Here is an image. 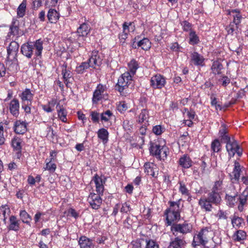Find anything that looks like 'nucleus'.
Masks as SVG:
<instances>
[{"label": "nucleus", "instance_id": "49530a36", "mask_svg": "<svg viewBox=\"0 0 248 248\" xmlns=\"http://www.w3.org/2000/svg\"><path fill=\"white\" fill-rule=\"evenodd\" d=\"M46 167L44 168L45 170H47L51 173L54 172L56 169V164L52 162V160H49L48 161H47V159H46Z\"/></svg>", "mask_w": 248, "mask_h": 248}, {"label": "nucleus", "instance_id": "680f3d73", "mask_svg": "<svg viewBox=\"0 0 248 248\" xmlns=\"http://www.w3.org/2000/svg\"><path fill=\"white\" fill-rule=\"evenodd\" d=\"M228 133V127L224 124H222L219 131V135H224L225 134Z\"/></svg>", "mask_w": 248, "mask_h": 248}, {"label": "nucleus", "instance_id": "7c9ffc66", "mask_svg": "<svg viewBox=\"0 0 248 248\" xmlns=\"http://www.w3.org/2000/svg\"><path fill=\"white\" fill-rule=\"evenodd\" d=\"M223 68V65L221 62L218 60L213 62L211 70L214 75H219L221 73V70Z\"/></svg>", "mask_w": 248, "mask_h": 248}, {"label": "nucleus", "instance_id": "8fccbe9b", "mask_svg": "<svg viewBox=\"0 0 248 248\" xmlns=\"http://www.w3.org/2000/svg\"><path fill=\"white\" fill-rule=\"evenodd\" d=\"M238 28V26L237 25H235V24L231 22L230 24L226 26L225 28V30L227 31L228 34L232 35L233 32L237 30Z\"/></svg>", "mask_w": 248, "mask_h": 248}, {"label": "nucleus", "instance_id": "5fc2aeb1", "mask_svg": "<svg viewBox=\"0 0 248 248\" xmlns=\"http://www.w3.org/2000/svg\"><path fill=\"white\" fill-rule=\"evenodd\" d=\"M5 140L3 124L2 123H0V145H3L4 143Z\"/></svg>", "mask_w": 248, "mask_h": 248}, {"label": "nucleus", "instance_id": "ea45409f", "mask_svg": "<svg viewBox=\"0 0 248 248\" xmlns=\"http://www.w3.org/2000/svg\"><path fill=\"white\" fill-rule=\"evenodd\" d=\"M26 6L27 0H23L17 9V15L18 17H23L24 16L26 10Z\"/></svg>", "mask_w": 248, "mask_h": 248}, {"label": "nucleus", "instance_id": "f3484780", "mask_svg": "<svg viewBox=\"0 0 248 248\" xmlns=\"http://www.w3.org/2000/svg\"><path fill=\"white\" fill-rule=\"evenodd\" d=\"M92 181L94 182L95 184L96 192L103 195L104 191V184L105 183V180H103L98 175L95 174L93 177Z\"/></svg>", "mask_w": 248, "mask_h": 248}, {"label": "nucleus", "instance_id": "20e7f679", "mask_svg": "<svg viewBox=\"0 0 248 248\" xmlns=\"http://www.w3.org/2000/svg\"><path fill=\"white\" fill-rule=\"evenodd\" d=\"M213 232L211 227H206L202 228L198 233L193 237L192 246L196 248L201 245L206 244L208 240L213 238Z\"/></svg>", "mask_w": 248, "mask_h": 248}, {"label": "nucleus", "instance_id": "f03ea898", "mask_svg": "<svg viewBox=\"0 0 248 248\" xmlns=\"http://www.w3.org/2000/svg\"><path fill=\"white\" fill-rule=\"evenodd\" d=\"M192 229V225L186 221L182 224H172L170 231L174 238L171 239L168 248H185L186 244L185 235L190 232Z\"/></svg>", "mask_w": 248, "mask_h": 248}, {"label": "nucleus", "instance_id": "a19ab883", "mask_svg": "<svg viewBox=\"0 0 248 248\" xmlns=\"http://www.w3.org/2000/svg\"><path fill=\"white\" fill-rule=\"evenodd\" d=\"M149 118V113L147 109H142L138 116L137 122L139 124H142L144 121H148Z\"/></svg>", "mask_w": 248, "mask_h": 248}, {"label": "nucleus", "instance_id": "c85d7f7f", "mask_svg": "<svg viewBox=\"0 0 248 248\" xmlns=\"http://www.w3.org/2000/svg\"><path fill=\"white\" fill-rule=\"evenodd\" d=\"M247 233L242 230L236 231L232 235V238L235 242H240L246 239Z\"/></svg>", "mask_w": 248, "mask_h": 248}, {"label": "nucleus", "instance_id": "2eb2a0df", "mask_svg": "<svg viewBox=\"0 0 248 248\" xmlns=\"http://www.w3.org/2000/svg\"><path fill=\"white\" fill-rule=\"evenodd\" d=\"M34 95L32 91L26 88L19 94V97L21 99V103H29L31 104L33 101Z\"/></svg>", "mask_w": 248, "mask_h": 248}, {"label": "nucleus", "instance_id": "6e6552de", "mask_svg": "<svg viewBox=\"0 0 248 248\" xmlns=\"http://www.w3.org/2000/svg\"><path fill=\"white\" fill-rule=\"evenodd\" d=\"M166 84V78L159 74L153 76L150 81V86L153 89H161L165 86Z\"/></svg>", "mask_w": 248, "mask_h": 248}, {"label": "nucleus", "instance_id": "a18cd8bd", "mask_svg": "<svg viewBox=\"0 0 248 248\" xmlns=\"http://www.w3.org/2000/svg\"><path fill=\"white\" fill-rule=\"evenodd\" d=\"M113 116V113L110 110H107L102 112L100 115L101 121L103 122H108L111 117Z\"/></svg>", "mask_w": 248, "mask_h": 248}, {"label": "nucleus", "instance_id": "37998d69", "mask_svg": "<svg viewBox=\"0 0 248 248\" xmlns=\"http://www.w3.org/2000/svg\"><path fill=\"white\" fill-rule=\"evenodd\" d=\"M179 191L183 196H188L189 195L190 191L188 189L185 183L183 181L178 182Z\"/></svg>", "mask_w": 248, "mask_h": 248}, {"label": "nucleus", "instance_id": "72a5a7b5", "mask_svg": "<svg viewBox=\"0 0 248 248\" xmlns=\"http://www.w3.org/2000/svg\"><path fill=\"white\" fill-rule=\"evenodd\" d=\"M22 140L16 136L14 137L11 140V145L12 147L14 148V150L17 151L18 152H20L22 146Z\"/></svg>", "mask_w": 248, "mask_h": 248}, {"label": "nucleus", "instance_id": "2f4dec72", "mask_svg": "<svg viewBox=\"0 0 248 248\" xmlns=\"http://www.w3.org/2000/svg\"><path fill=\"white\" fill-rule=\"evenodd\" d=\"M248 197V192L244 191L241 195L238 197L239 204L238 208L239 211H242L243 209L244 205L246 203Z\"/></svg>", "mask_w": 248, "mask_h": 248}, {"label": "nucleus", "instance_id": "603ef678", "mask_svg": "<svg viewBox=\"0 0 248 248\" xmlns=\"http://www.w3.org/2000/svg\"><path fill=\"white\" fill-rule=\"evenodd\" d=\"M132 22H125L123 24V32L129 34L130 32V28H131Z\"/></svg>", "mask_w": 248, "mask_h": 248}, {"label": "nucleus", "instance_id": "bb28decb", "mask_svg": "<svg viewBox=\"0 0 248 248\" xmlns=\"http://www.w3.org/2000/svg\"><path fill=\"white\" fill-rule=\"evenodd\" d=\"M9 225L8 229L17 232L20 229L19 220L15 216H11L9 218Z\"/></svg>", "mask_w": 248, "mask_h": 248}, {"label": "nucleus", "instance_id": "338daca9", "mask_svg": "<svg viewBox=\"0 0 248 248\" xmlns=\"http://www.w3.org/2000/svg\"><path fill=\"white\" fill-rule=\"evenodd\" d=\"M187 118L189 120H195L196 116L195 112L193 109H190L189 111H187L186 113Z\"/></svg>", "mask_w": 248, "mask_h": 248}, {"label": "nucleus", "instance_id": "aec40b11", "mask_svg": "<svg viewBox=\"0 0 248 248\" xmlns=\"http://www.w3.org/2000/svg\"><path fill=\"white\" fill-rule=\"evenodd\" d=\"M62 74L64 82L67 87H69V84L71 83L70 78H72L71 72L69 69H67V65L64 63L62 66Z\"/></svg>", "mask_w": 248, "mask_h": 248}, {"label": "nucleus", "instance_id": "dca6fc26", "mask_svg": "<svg viewBox=\"0 0 248 248\" xmlns=\"http://www.w3.org/2000/svg\"><path fill=\"white\" fill-rule=\"evenodd\" d=\"M205 59L203 56L197 52H193L190 55V62L195 66H203L205 65Z\"/></svg>", "mask_w": 248, "mask_h": 248}, {"label": "nucleus", "instance_id": "a211bd4d", "mask_svg": "<svg viewBox=\"0 0 248 248\" xmlns=\"http://www.w3.org/2000/svg\"><path fill=\"white\" fill-rule=\"evenodd\" d=\"M193 164V161L187 154L183 155L178 161V164L183 169H187L190 168Z\"/></svg>", "mask_w": 248, "mask_h": 248}, {"label": "nucleus", "instance_id": "0e129e2a", "mask_svg": "<svg viewBox=\"0 0 248 248\" xmlns=\"http://www.w3.org/2000/svg\"><path fill=\"white\" fill-rule=\"evenodd\" d=\"M219 81H220L222 82V85L223 86L226 87L227 85H228L230 82V79L229 78L225 76H224L222 77L221 79H219Z\"/></svg>", "mask_w": 248, "mask_h": 248}, {"label": "nucleus", "instance_id": "4c0bfd02", "mask_svg": "<svg viewBox=\"0 0 248 248\" xmlns=\"http://www.w3.org/2000/svg\"><path fill=\"white\" fill-rule=\"evenodd\" d=\"M128 67L130 74L133 77L136 74L137 70L139 68V64L137 61L132 59L128 63Z\"/></svg>", "mask_w": 248, "mask_h": 248}, {"label": "nucleus", "instance_id": "0eeeda50", "mask_svg": "<svg viewBox=\"0 0 248 248\" xmlns=\"http://www.w3.org/2000/svg\"><path fill=\"white\" fill-rule=\"evenodd\" d=\"M132 78L133 76L129 71L124 73L119 78L116 87L121 94H123L124 91L132 83Z\"/></svg>", "mask_w": 248, "mask_h": 248}, {"label": "nucleus", "instance_id": "69168bd1", "mask_svg": "<svg viewBox=\"0 0 248 248\" xmlns=\"http://www.w3.org/2000/svg\"><path fill=\"white\" fill-rule=\"evenodd\" d=\"M219 137L221 138L222 141L226 143L232 140L229 137L228 133L225 134L224 135H220Z\"/></svg>", "mask_w": 248, "mask_h": 248}, {"label": "nucleus", "instance_id": "c9c22d12", "mask_svg": "<svg viewBox=\"0 0 248 248\" xmlns=\"http://www.w3.org/2000/svg\"><path fill=\"white\" fill-rule=\"evenodd\" d=\"M231 222L233 228L238 229L242 226V224L244 223V219L235 215H234L231 217Z\"/></svg>", "mask_w": 248, "mask_h": 248}, {"label": "nucleus", "instance_id": "6e6d98bb", "mask_svg": "<svg viewBox=\"0 0 248 248\" xmlns=\"http://www.w3.org/2000/svg\"><path fill=\"white\" fill-rule=\"evenodd\" d=\"M145 248H159V246L155 241L152 240H146Z\"/></svg>", "mask_w": 248, "mask_h": 248}, {"label": "nucleus", "instance_id": "f8f14e48", "mask_svg": "<svg viewBox=\"0 0 248 248\" xmlns=\"http://www.w3.org/2000/svg\"><path fill=\"white\" fill-rule=\"evenodd\" d=\"M91 27L87 23H83L77 29L76 33L77 34V40L78 42L84 41L85 38L90 33Z\"/></svg>", "mask_w": 248, "mask_h": 248}, {"label": "nucleus", "instance_id": "13d9d810", "mask_svg": "<svg viewBox=\"0 0 248 248\" xmlns=\"http://www.w3.org/2000/svg\"><path fill=\"white\" fill-rule=\"evenodd\" d=\"M218 219H226L227 218V213L222 210H219L216 215Z\"/></svg>", "mask_w": 248, "mask_h": 248}, {"label": "nucleus", "instance_id": "412c9836", "mask_svg": "<svg viewBox=\"0 0 248 248\" xmlns=\"http://www.w3.org/2000/svg\"><path fill=\"white\" fill-rule=\"evenodd\" d=\"M233 192L232 194L227 193L225 195V200L227 204L230 207L233 206L238 202L237 193L236 192L234 187H232Z\"/></svg>", "mask_w": 248, "mask_h": 248}, {"label": "nucleus", "instance_id": "e2e57ef3", "mask_svg": "<svg viewBox=\"0 0 248 248\" xmlns=\"http://www.w3.org/2000/svg\"><path fill=\"white\" fill-rule=\"evenodd\" d=\"M123 127L125 130L131 131L132 129V125L130 124V122L128 120L124 121Z\"/></svg>", "mask_w": 248, "mask_h": 248}, {"label": "nucleus", "instance_id": "b1692460", "mask_svg": "<svg viewBox=\"0 0 248 248\" xmlns=\"http://www.w3.org/2000/svg\"><path fill=\"white\" fill-rule=\"evenodd\" d=\"M19 48V45L16 41L11 42L7 48V59L10 60V57L12 56L14 58L16 55Z\"/></svg>", "mask_w": 248, "mask_h": 248}, {"label": "nucleus", "instance_id": "e433bc0d", "mask_svg": "<svg viewBox=\"0 0 248 248\" xmlns=\"http://www.w3.org/2000/svg\"><path fill=\"white\" fill-rule=\"evenodd\" d=\"M19 216L21 220L24 223L30 225V223L32 220L31 217L25 210L20 211Z\"/></svg>", "mask_w": 248, "mask_h": 248}, {"label": "nucleus", "instance_id": "ddd939ff", "mask_svg": "<svg viewBox=\"0 0 248 248\" xmlns=\"http://www.w3.org/2000/svg\"><path fill=\"white\" fill-rule=\"evenodd\" d=\"M232 167L233 169L232 173L233 177L232 178V183L237 182L240 179L241 173L243 172V170H245V168L241 166L237 160L233 161Z\"/></svg>", "mask_w": 248, "mask_h": 248}, {"label": "nucleus", "instance_id": "cd10ccee", "mask_svg": "<svg viewBox=\"0 0 248 248\" xmlns=\"http://www.w3.org/2000/svg\"><path fill=\"white\" fill-rule=\"evenodd\" d=\"M57 110L59 118L63 123H67V112L63 106L60 105L58 103L57 105Z\"/></svg>", "mask_w": 248, "mask_h": 248}, {"label": "nucleus", "instance_id": "79ce46f5", "mask_svg": "<svg viewBox=\"0 0 248 248\" xmlns=\"http://www.w3.org/2000/svg\"><path fill=\"white\" fill-rule=\"evenodd\" d=\"M200 42L199 36L195 31H191L189 34V44L191 45H197Z\"/></svg>", "mask_w": 248, "mask_h": 248}, {"label": "nucleus", "instance_id": "4468645a", "mask_svg": "<svg viewBox=\"0 0 248 248\" xmlns=\"http://www.w3.org/2000/svg\"><path fill=\"white\" fill-rule=\"evenodd\" d=\"M28 123L26 121L18 120L15 121L14 125V132L17 134L23 135L27 131Z\"/></svg>", "mask_w": 248, "mask_h": 248}, {"label": "nucleus", "instance_id": "5701e85b", "mask_svg": "<svg viewBox=\"0 0 248 248\" xmlns=\"http://www.w3.org/2000/svg\"><path fill=\"white\" fill-rule=\"evenodd\" d=\"M9 110L10 113L15 117H17L19 114V102L17 99L14 98L10 103Z\"/></svg>", "mask_w": 248, "mask_h": 248}, {"label": "nucleus", "instance_id": "774afa93", "mask_svg": "<svg viewBox=\"0 0 248 248\" xmlns=\"http://www.w3.org/2000/svg\"><path fill=\"white\" fill-rule=\"evenodd\" d=\"M0 211L2 212V215L4 217L3 221L5 222L6 221V217H5L6 213H8L10 212V209L8 207H6L5 206H2L0 208Z\"/></svg>", "mask_w": 248, "mask_h": 248}, {"label": "nucleus", "instance_id": "c756f323", "mask_svg": "<svg viewBox=\"0 0 248 248\" xmlns=\"http://www.w3.org/2000/svg\"><path fill=\"white\" fill-rule=\"evenodd\" d=\"M97 134L98 138L102 140L104 144L108 142L109 133L107 129L104 128L99 129Z\"/></svg>", "mask_w": 248, "mask_h": 248}, {"label": "nucleus", "instance_id": "a878e982", "mask_svg": "<svg viewBox=\"0 0 248 248\" xmlns=\"http://www.w3.org/2000/svg\"><path fill=\"white\" fill-rule=\"evenodd\" d=\"M60 16V13L55 9L53 8L49 9L47 14V18L50 23H56L59 20Z\"/></svg>", "mask_w": 248, "mask_h": 248}, {"label": "nucleus", "instance_id": "de8ad7c7", "mask_svg": "<svg viewBox=\"0 0 248 248\" xmlns=\"http://www.w3.org/2000/svg\"><path fill=\"white\" fill-rule=\"evenodd\" d=\"M211 150L213 153L218 152L221 149V144L218 140H214L211 143Z\"/></svg>", "mask_w": 248, "mask_h": 248}, {"label": "nucleus", "instance_id": "473e14b6", "mask_svg": "<svg viewBox=\"0 0 248 248\" xmlns=\"http://www.w3.org/2000/svg\"><path fill=\"white\" fill-rule=\"evenodd\" d=\"M232 12L233 14L232 16L233 21L232 22L239 26L242 19V16L240 10L237 9H232Z\"/></svg>", "mask_w": 248, "mask_h": 248}, {"label": "nucleus", "instance_id": "393cba45", "mask_svg": "<svg viewBox=\"0 0 248 248\" xmlns=\"http://www.w3.org/2000/svg\"><path fill=\"white\" fill-rule=\"evenodd\" d=\"M78 244L80 248H94L93 240L85 236H81L78 240Z\"/></svg>", "mask_w": 248, "mask_h": 248}, {"label": "nucleus", "instance_id": "4be33fe9", "mask_svg": "<svg viewBox=\"0 0 248 248\" xmlns=\"http://www.w3.org/2000/svg\"><path fill=\"white\" fill-rule=\"evenodd\" d=\"M144 172L148 175H151L153 177H156L157 173V168L156 166L153 163L146 162L144 165Z\"/></svg>", "mask_w": 248, "mask_h": 248}, {"label": "nucleus", "instance_id": "c03bdc74", "mask_svg": "<svg viewBox=\"0 0 248 248\" xmlns=\"http://www.w3.org/2000/svg\"><path fill=\"white\" fill-rule=\"evenodd\" d=\"M90 67L91 66L88 62H82L79 65L76 67L75 71L78 74H82Z\"/></svg>", "mask_w": 248, "mask_h": 248}, {"label": "nucleus", "instance_id": "09e8293b", "mask_svg": "<svg viewBox=\"0 0 248 248\" xmlns=\"http://www.w3.org/2000/svg\"><path fill=\"white\" fill-rule=\"evenodd\" d=\"M153 132L156 135H160L165 131L164 126L161 125H156L153 127Z\"/></svg>", "mask_w": 248, "mask_h": 248}, {"label": "nucleus", "instance_id": "f257e3e1", "mask_svg": "<svg viewBox=\"0 0 248 248\" xmlns=\"http://www.w3.org/2000/svg\"><path fill=\"white\" fill-rule=\"evenodd\" d=\"M222 185V180L216 181L211 191L207 193V196H202L200 198L198 203L202 209L209 212L213 208V205L218 206L220 204L222 201L221 194Z\"/></svg>", "mask_w": 248, "mask_h": 248}, {"label": "nucleus", "instance_id": "9b49d317", "mask_svg": "<svg viewBox=\"0 0 248 248\" xmlns=\"http://www.w3.org/2000/svg\"><path fill=\"white\" fill-rule=\"evenodd\" d=\"M102 195V194L97 193V194L93 192L90 193L88 197L87 201L93 209L97 210L100 208L102 203V199L101 198V196Z\"/></svg>", "mask_w": 248, "mask_h": 248}, {"label": "nucleus", "instance_id": "58836bf2", "mask_svg": "<svg viewBox=\"0 0 248 248\" xmlns=\"http://www.w3.org/2000/svg\"><path fill=\"white\" fill-rule=\"evenodd\" d=\"M138 46L144 50H148L151 47V43L147 38H144L138 42Z\"/></svg>", "mask_w": 248, "mask_h": 248}, {"label": "nucleus", "instance_id": "4d7b16f0", "mask_svg": "<svg viewBox=\"0 0 248 248\" xmlns=\"http://www.w3.org/2000/svg\"><path fill=\"white\" fill-rule=\"evenodd\" d=\"M91 119L93 123H98L100 117L99 113L96 111H92L91 113Z\"/></svg>", "mask_w": 248, "mask_h": 248}, {"label": "nucleus", "instance_id": "1a4fd4ad", "mask_svg": "<svg viewBox=\"0 0 248 248\" xmlns=\"http://www.w3.org/2000/svg\"><path fill=\"white\" fill-rule=\"evenodd\" d=\"M226 149L231 157H233L236 153L238 156L242 155V149L238 145L236 140L232 139L231 141L226 143Z\"/></svg>", "mask_w": 248, "mask_h": 248}, {"label": "nucleus", "instance_id": "9d476101", "mask_svg": "<svg viewBox=\"0 0 248 248\" xmlns=\"http://www.w3.org/2000/svg\"><path fill=\"white\" fill-rule=\"evenodd\" d=\"M103 60V54L98 51H93L88 60L91 67L96 69L97 67H99Z\"/></svg>", "mask_w": 248, "mask_h": 248}, {"label": "nucleus", "instance_id": "7ed1b4c3", "mask_svg": "<svg viewBox=\"0 0 248 248\" xmlns=\"http://www.w3.org/2000/svg\"><path fill=\"white\" fill-rule=\"evenodd\" d=\"M43 41L40 39L35 42L24 43L21 46V52L27 58L30 59L32 57L34 50L35 58H41L43 49Z\"/></svg>", "mask_w": 248, "mask_h": 248}, {"label": "nucleus", "instance_id": "052dcab7", "mask_svg": "<svg viewBox=\"0 0 248 248\" xmlns=\"http://www.w3.org/2000/svg\"><path fill=\"white\" fill-rule=\"evenodd\" d=\"M68 213L69 215H70L71 216L74 217L76 219L79 217V213L77 212L74 209L72 208L69 209L68 210Z\"/></svg>", "mask_w": 248, "mask_h": 248}, {"label": "nucleus", "instance_id": "6ab92c4d", "mask_svg": "<svg viewBox=\"0 0 248 248\" xmlns=\"http://www.w3.org/2000/svg\"><path fill=\"white\" fill-rule=\"evenodd\" d=\"M106 86L99 84L97 85L95 90L93 92L92 101L93 103H97L102 98L103 93L106 90Z\"/></svg>", "mask_w": 248, "mask_h": 248}, {"label": "nucleus", "instance_id": "39448f33", "mask_svg": "<svg viewBox=\"0 0 248 248\" xmlns=\"http://www.w3.org/2000/svg\"><path fill=\"white\" fill-rule=\"evenodd\" d=\"M180 200L176 202H169L170 208L165 211L168 225H170L172 222L178 220L180 218Z\"/></svg>", "mask_w": 248, "mask_h": 248}, {"label": "nucleus", "instance_id": "f704fd0d", "mask_svg": "<svg viewBox=\"0 0 248 248\" xmlns=\"http://www.w3.org/2000/svg\"><path fill=\"white\" fill-rule=\"evenodd\" d=\"M9 33L13 35H17L19 32V22L17 20L13 19L10 26Z\"/></svg>", "mask_w": 248, "mask_h": 248}, {"label": "nucleus", "instance_id": "423d86ee", "mask_svg": "<svg viewBox=\"0 0 248 248\" xmlns=\"http://www.w3.org/2000/svg\"><path fill=\"white\" fill-rule=\"evenodd\" d=\"M150 153L155 155L157 158L164 160L169 153L168 148L166 146H161L156 143H152L150 147Z\"/></svg>", "mask_w": 248, "mask_h": 248}, {"label": "nucleus", "instance_id": "bf43d9fd", "mask_svg": "<svg viewBox=\"0 0 248 248\" xmlns=\"http://www.w3.org/2000/svg\"><path fill=\"white\" fill-rule=\"evenodd\" d=\"M131 207L130 205L128 204L127 202H124L122 204V206L121 208L120 211L122 213H127L130 211Z\"/></svg>", "mask_w": 248, "mask_h": 248}, {"label": "nucleus", "instance_id": "864d4df0", "mask_svg": "<svg viewBox=\"0 0 248 248\" xmlns=\"http://www.w3.org/2000/svg\"><path fill=\"white\" fill-rule=\"evenodd\" d=\"M32 106V103L31 104L27 103H22V108L24 109L26 114H30L31 113V107Z\"/></svg>", "mask_w": 248, "mask_h": 248}, {"label": "nucleus", "instance_id": "3c124183", "mask_svg": "<svg viewBox=\"0 0 248 248\" xmlns=\"http://www.w3.org/2000/svg\"><path fill=\"white\" fill-rule=\"evenodd\" d=\"M181 24L183 27V29L185 31H191L192 30V25L188 22V21L185 20L181 23Z\"/></svg>", "mask_w": 248, "mask_h": 248}]
</instances>
